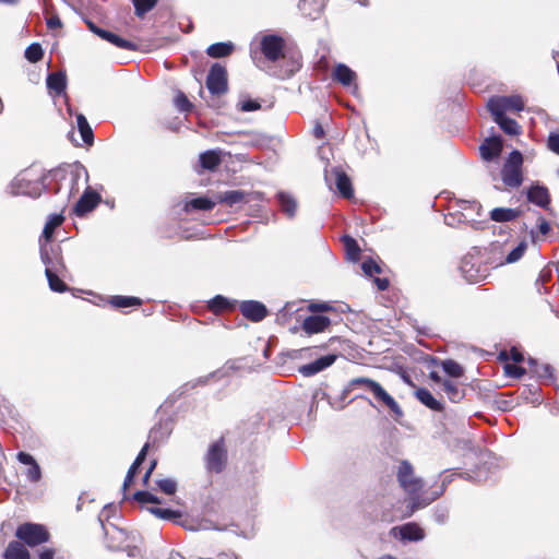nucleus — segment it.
Returning a JSON list of instances; mask_svg holds the SVG:
<instances>
[{"instance_id":"5fc2aeb1","label":"nucleus","mask_w":559,"mask_h":559,"mask_svg":"<svg viewBox=\"0 0 559 559\" xmlns=\"http://www.w3.org/2000/svg\"><path fill=\"white\" fill-rule=\"evenodd\" d=\"M26 477L33 483H37L41 478V471L39 465L35 462L26 471Z\"/></svg>"},{"instance_id":"f704fd0d","label":"nucleus","mask_w":559,"mask_h":559,"mask_svg":"<svg viewBox=\"0 0 559 559\" xmlns=\"http://www.w3.org/2000/svg\"><path fill=\"white\" fill-rule=\"evenodd\" d=\"M222 163V158L216 151H206L200 155V164L202 168L207 170H215Z\"/></svg>"},{"instance_id":"20e7f679","label":"nucleus","mask_w":559,"mask_h":559,"mask_svg":"<svg viewBox=\"0 0 559 559\" xmlns=\"http://www.w3.org/2000/svg\"><path fill=\"white\" fill-rule=\"evenodd\" d=\"M203 460L205 469L210 474H222L226 469L228 452L224 437H221L209 447Z\"/></svg>"},{"instance_id":"a19ab883","label":"nucleus","mask_w":559,"mask_h":559,"mask_svg":"<svg viewBox=\"0 0 559 559\" xmlns=\"http://www.w3.org/2000/svg\"><path fill=\"white\" fill-rule=\"evenodd\" d=\"M215 206V202L212 201L211 199L206 198V197H200V198H195V199H192L191 201H189L185 209L187 211H189L190 209L191 210H199V211H211L213 210Z\"/></svg>"},{"instance_id":"ddd939ff","label":"nucleus","mask_w":559,"mask_h":559,"mask_svg":"<svg viewBox=\"0 0 559 559\" xmlns=\"http://www.w3.org/2000/svg\"><path fill=\"white\" fill-rule=\"evenodd\" d=\"M239 308L242 316L252 322H260L267 316L266 307L260 301H242Z\"/></svg>"},{"instance_id":"aec40b11","label":"nucleus","mask_w":559,"mask_h":559,"mask_svg":"<svg viewBox=\"0 0 559 559\" xmlns=\"http://www.w3.org/2000/svg\"><path fill=\"white\" fill-rule=\"evenodd\" d=\"M324 8V0H301L299 3V10L301 13L311 20L319 19L323 13Z\"/></svg>"},{"instance_id":"6e6d98bb","label":"nucleus","mask_w":559,"mask_h":559,"mask_svg":"<svg viewBox=\"0 0 559 559\" xmlns=\"http://www.w3.org/2000/svg\"><path fill=\"white\" fill-rule=\"evenodd\" d=\"M504 372L512 378H521L525 374V369L523 367L516 366L514 364H507L504 366Z\"/></svg>"},{"instance_id":"f257e3e1","label":"nucleus","mask_w":559,"mask_h":559,"mask_svg":"<svg viewBox=\"0 0 559 559\" xmlns=\"http://www.w3.org/2000/svg\"><path fill=\"white\" fill-rule=\"evenodd\" d=\"M396 478L400 486L412 500L411 510L408 512V515H411L419 509L415 508V500H421L425 497V493L420 495L424 488V480L415 475L414 467L406 460H403L400 463L396 472Z\"/></svg>"},{"instance_id":"680f3d73","label":"nucleus","mask_w":559,"mask_h":559,"mask_svg":"<svg viewBox=\"0 0 559 559\" xmlns=\"http://www.w3.org/2000/svg\"><path fill=\"white\" fill-rule=\"evenodd\" d=\"M148 449L150 443H145L133 462L135 465H141L145 461Z\"/></svg>"},{"instance_id":"423d86ee","label":"nucleus","mask_w":559,"mask_h":559,"mask_svg":"<svg viewBox=\"0 0 559 559\" xmlns=\"http://www.w3.org/2000/svg\"><path fill=\"white\" fill-rule=\"evenodd\" d=\"M206 87L213 96H221L228 90L227 71L221 63H214L206 78Z\"/></svg>"},{"instance_id":"6e6552de","label":"nucleus","mask_w":559,"mask_h":559,"mask_svg":"<svg viewBox=\"0 0 559 559\" xmlns=\"http://www.w3.org/2000/svg\"><path fill=\"white\" fill-rule=\"evenodd\" d=\"M40 259L46 266L45 274L51 290L57 293H64L68 290V285L58 276L60 271H53L50 265L49 250L47 243L40 245Z\"/></svg>"},{"instance_id":"13d9d810","label":"nucleus","mask_w":559,"mask_h":559,"mask_svg":"<svg viewBox=\"0 0 559 559\" xmlns=\"http://www.w3.org/2000/svg\"><path fill=\"white\" fill-rule=\"evenodd\" d=\"M537 227H538L539 233L543 236H546L551 230L550 224L543 216H539V218H538V226Z\"/></svg>"},{"instance_id":"dca6fc26","label":"nucleus","mask_w":559,"mask_h":559,"mask_svg":"<svg viewBox=\"0 0 559 559\" xmlns=\"http://www.w3.org/2000/svg\"><path fill=\"white\" fill-rule=\"evenodd\" d=\"M335 360H336V355L329 354V355H325V356H322V357L316 359L312 362L302 365L299 368V371L305 377H311V376H314L316 373L324 370L325 368L330 367L331 365H333Z\"/></svg>"},{"instance_id":"2f4dec72","label":"nucleus","mask_w":559,"mask_h":559,"mask_svg":"<svg viewBox=\"0 0 559 559\" xmlns=\"http://www.w3.org/2000/svg\"><path fill=\"white\" fill-rule=\"evenodd\" d=\"M342 242L344 245L347 259L353 262H358L360 259L361 250L357 240L349 235H344L342 237Z\"/></svg>"},{"instance_id":"37998d69","label":"nucleus","mask_w":559,"mask_h":559,"mask_svg":"<svg viewBox=\"0 0 559 559\" xmlns=\"http://www.w3.org/2000/svg\"><path fill=\"white\" fill-rule=\"evenodd\" d=\"M24 56L29 62L36 63L43 59L44 50L40 44L33 43L25 49Z\"/></svg>"},{"instance_id":"a211bd4d","label":"nucleus","mask_w":559,"mask_h":559,"mask_svg":"<svg viewBox=\"0 0 559 559\" xmlns=\"http://www.w3.org/2000/svg\"><path fill=\"white\" fill-rule=\"evenodd\" d=\"M441 389L452 403L461 402L466 394L464 384L453 379L444 380Z\"/></svg>"},{"instance_id":"0e129e2a","label":"nucleus","mask_w":559,"mask_h":559,"mask_svg":"<svg viewBox=\"0 0 559 559\" xmlns=\"http://www.w3.org/2000/svg\"><path fill=\"white\" fill-rule=\"evenodd\" d=\"M17 460L21 463L28 465V466L36 462L35 459L29 453H26V452H19Z\"/></svg>"},{"instance_id":"052dcab7","label":"nucleus","mask_w":559,"mask_h":559,"mask_svg":"<svg viewBox=\"0 0 559 559\" xmlns=\"http://www.w3.org/2000/svg\"><path fill=\"white\" fill-rule=\"evenodd\" d=\"M308 308L311 312H323L331 309V307L325 302H311Z\"/></svg>"},{"instance_id":"cd10ccee","label":"nucleus","mask_w":559,"mask_h":559,"mask_svg":"<svg viewBox=\"0 0 559 559\" xmlns=\"http://www.w3.org/2000/svg\"><path fill=\"white\" fill-rule=\"evenodd\" d=\"M522 211L511 207H496L490 211L489 217L497 223L511 222L521 215Z\"/></svg>"},{"instance_id":"1a4fd4ad","label":"nucleus","mask_w":559,"mask_h":559,"mask_svg":"<svg viewBox=\"0 0 559 559\" xmlns=\"http://www.w3.org/2000/svg\"><path fill=\"white\" fill-rule=\"evenodd\" d=\"M44 188L43 180L32 183V181L25 177L16 178L11 185V193L14 195H28L32 198H38L41 194Z\"/></svg>"},{"instance_id":"e2e57ef3","label":"nucleus","mask_w":559,"mask_h":559,"mask_svg":"<svg viewBox=\"0 0 559 559\" xmlns=\"http://www.w3.org/2000/svg\"><path fill=\"white\" fill-rule=\"evenodd\" d=\"M373 283L376 284L377 288L381 292L386 290L390 286V282L386 277H374Z\"/></svg>"},{"instance_id":"603ef678","label":"nucleus","mask_w":559,"mask_h":559,"mask_svg":"<svg viewBox=\"0 0 559 559\" xmlns=\"http://www.w3.org/2000/svg\"><path fill=\"white\" fill-rule=\"evenodd\" d=\"M49 260H50L49 266H52L53 271H63L66 269L63 258L60 254V252H53L51 250V253L49 252Z\"/></svg>"},{"instance_id":"6ab92c4d","label":"nucleus","mask_w":559,"mask_h":559,"mask_svg":"<svg viewBox=\"0 0 559 559\" xmlns=\"http://www.w3.org/2000/svg\"><path fill=\"white\" fill-rule=\"evenodd\" d=\"M333 81L342 84L343 86H350L355 83L357 75L356 73L346 64L338 63L332 71Z\"/></svg>"},{"instance_id":"7ed1b4c3","label":"nucleus","mask_w":559,"mask_h":559,"mask_svg":"<svg viewBox=\"0 0 559 559\" xmlns=\"http://www.w3.org/2000/svg\"><path fill=\"white\" fill-rule=\"evenodd\" d=\"M15 537L33 548L49 542L51 535L44 524L25 522L16 527Z\"/></svg>"},{"instance_id":"58836bf2","label":"nucleus","mask_w":559,"mask_h":559,"mask_svg":"<svg viewBox=\"0 0 559 559\" xmlns=\"http://www.w3.org/2000/svg\"><path fill=\"white\" fill-rule=\"evenodd\" d=\"M441 366L449 379L457 380L464 376V368L453 359L443 360Z\"/></svg>"},{"instance_id":"49530a36","label":"nucleus","mask_w":559,"mask_h":559,"mask_svg":"<svg viewBox=\"0 0 559 559\" xmlns=\"http://www.w3.org/2000/svg\"><path fill=\"white\" fill-rule=\"evenodd\" d=\"M157 489L170 496L177 491V483L171 478H164L156 481Z\"/></svg>"},{"instance_id":"f3484780","label":"nucleus","mask_w":559,"mask_h":559,"mask_svg":"<svg viewBox=\"0 0 559 559\" xmlns=\"http://www.w3.org/2000/svg\"><path fill=\"white\" fill-rule=\"evenodd\" d=\"M331 173L335 178V186L340 194L345 199H350L354 195L350 178L340 167L333 168Z\"/></svg>"},{"instance_id":"864d4df0","label":"nucleus","mask_w":559,"mask_h":559,"mask_svg":"<svg viewBox=\"0 0 559 559\" xmlns=\"http://www.w3.org/2000/svg\"><path fill=\"white\" fill-rule=\"evenodd\" d=\"M546 144L549 151L559 155V131L550 132Z\"/></svg>"},{"instance_id":"338daca9","label":"nucleus","mask_w":559,"mask_h":559,"mask_svg":"<svg viewBox=\"0 0 559 559\" xmlns=\"http://www.w3.org/2000/svg\"><path fill=\"white\" fill-rule=\"evenodd\" d=\"M61 26H62V23L58 16H51L47 20V27L49 29H55V28H58Z\"/></svg>"},{"instance_id":"9d476101","label":"nucleus","mask_w":559,"mask_h":559,"mask_svg":"<svg viewBox=\"0 0 559 559\" xmlns=\"http://www.w3.org/2000/svg\"><path fill=\"white\" fill-rule=\"evenodd\" d=\"M527 201L544 209L548 210L551 203L550 193L547 187L539 185L538 182L533 183L526 191Z\"/></svg>"},{"instance_id":"de8ad7c7","label":"nucleus","mask_w":559,"mask_h":559,"mask_svg":"<svg viewBox=\"0 0 559 559\" xmlns=\"http://www.w3.org/2000/svg\"><path fill=\"white\" fill-rule=\"evenodd\" d=\"M361 269L367 276H372L373 274H380L382 272V269L380 264L374 261L372 258L366 259L361 263Z\"/></svg>"},{"instance_id":"0eeeda50","label":"nucleus","mask_w":559,"mask_h":559,"mask_svg":"<svg viewBox=\"0 0 559 559\" xmlns=\"http://www.w3.org/2000/svg\"><path fill=\"white\" fill-rule=\"evenodd\" d=\"M285 41L278 35H265L260 41V49L263 56L272 62L284 57Z\"/></svg>"},{"instance_id":"79ce46f5","label":"nucleus","mask_w":559,"mask_h":559,"mask_svg":"<svg viewBox=\"0 0 559 559\" xmlns=\"http://www.w3.org/2000/svg\"><path fill=\"white\" fill-rule=\"evenodd\" d=\"M157 2L158 0H132L135 15L143 17L156 7Z\"/></svg>"},{"instance_id":"412c9836","label":"nucleus","mask_w":559,"mask_h":559,"mask_svg":"<svg viewBox=\"0 0 559 559\" xmlns=\"http://www.w3.org/2000/svg\"><path fill=\"white\" fill-rule=\"evenodd\" d=\"M453 475H447L443 477L441 484L438 486L436 490L430 492H425V497L421 500H415V508H424L432 503L439 497L443 495L447 489V486L452 481Z\"/></svg>"},{"instance_id":"473e14b6","label":"nucleus","mask_w":559,"mask_h":559,"mask_svg":"<svg viewBox=\"0 0 559 559\" xmlns=\"http://www.w3.org/2000/svg\"><path fill=\"white\" fill-rule=\"evenodd\" d=\"M76 123L83 142L88 146L93 145L94 133L86 117L83 114H79L76 116Z\"/></svg>"},{"instance_id":"e433bc0d","label":"nucleus","mask_w":559,"mask_h":559,"mask_svg":"<svg viewBox=\"0 0 559 559\" xmlns=\"http://www.w3.org/2000/svg\"><path fill=\"white\" fill-rule=\"evenodd\" d=\"M100 38L109 41L110 44H112L116 47L121 48V49H126V50H135L136 49V46L133 43L116 35L109 31L102 32Z\"/></svg>"},{"instance_id":"c03bdc74","label":"nucleus","mask_w":559,"mask_h":559,"mask_svg":"<svg viewBox=\"0 0 559 559\" xmlns=\"http://www.w3.org/2000/svg\"><path fill=\"white\" fill-rule=\"evenodd\" d=\"M174 103H175L176 108L181 112L189 114L193 109V104L189 100L187 95L181 91L177 92Z\"/></svg>"},{"instance_id":"8fccbe9b","label":"nucleus","mask_w":559,"mask_h":559,"mask_svg":"<svg viewBox=\"0 0 559 559\" xmlns=\"http://www.w3.org/2000/svg\"><path fill=\"white\" fill-rule=\"evenodd\" d=\"M526 250V243L520 242L508 255L506 257V263H514L519 261Z\"/></svg>"},{"instance_id":"5701e85b","label":"nucleus","mask_w":559,"mask_h":559,"mask_svg":"<svg viewBox=\"0 0 559 559\" xmlns=\"http://www.w3.org/2000/svg\"><path fill=\"white\" fill-rule=\"evenodd\" d=\"M399 530L401 539L418 542L425 537L424 530L414 522L406 523L400 527H394L393 531Z\"/></svg>"},{"instance_id":"c756f323","label":"nucleus","mask_w":559,"mask_h":559,"mask_svg":"<svg viewBox=\"0 0 559 559\" xmlns=\"http://www.w3.org/2000/svg\"><path fill=\"white\" fill-rule=\"evenodd\" d=\"M492 119L508 135H519L522 131L521 126L514 119H511L506 115L492 116Z\"/></svg>"},{"instance_id":"a18cd8bd","label":"nucleus","mask_w":559,"mask_h":559,"mask_svg":"<svg viewBox=\"0 0 559 559\" xmlns=\"http://www.w3.org/2000/svg\"><path fill=\"white\" fill-rule=\"evenodd\" d=\"M150 511L154 515H156L157 518L163 519V520H174V519L181 516V513L179 511L166 509V508L154 507V508H151Z\"/></svg>"},{"instance_id":"bf43d9fd","label":"nucleus","mask_w":559,"mask_h":559,"mask_svg":"<svg viewBox=\"0 0 559 559\" xmlns=\"http://www.w3.org/2000/svg\"><path fill=\"white\" fill-rule=\"evenodd\" d=\"M156 465H157V461L156 460H153L148 466V468L146 469L143 478H142V483H143V486H148V481H150V478L154 472V469L156 468Z\"/></svg>"},{"instance_id":"774afa93","label":"nucleus","mask_w":559,"mask_h":559,"mask_svg":"<svg viewBox=\"0 0 559 559\" xmlns=\"http://www.w3.org/2000/svg\"><path fill=\"white\" fill-rule=\"evenodd\" d=\"M55 557V549L52 548H45L38 552L39 559H53Z\"/></svg>"},{"instance_id":"4d7b16f0","label":"nucleus","mask_w":559,"mask_h":559,"mask_svg":"<svg viewBox=\"0 0 559 559\" xmlns=\"http://www.w3.org/2000/svg\"><path fill=\"white\" fill-rule=\"evenodd\" d=\"M112 512H114L112 507L108 504L103 508V510L100 511V513L98 515V520H99L104 531H105V522L109 520Z\"/></svg>"},{"instance_id":"f03ea898","label":"nucleus","mask_w":559,"mask_h":559,"mask_svg":"<svg viewBox=\"0 0 559 559\" xmlns=\"http://www.w3.org/2000/svg\"><path fill=\"white\" fill-rule=\"evenodd\" d=\"M501 179L509 189L519 188L524 181L523 155L520 151H512L501 168Z\"/></svg>"},{"instance_id":"4c0bfd02","label":"nucleus","mask_w":559,"mask_h":559,"mask_svg":"<svg viewBox=\"0 0 559 559\" xmlns=\"http://www.w3.org/2000/svg\"><path fill=\"white\" fill-rule=\"evenodd\" d=\"M234 50L231 43H215L207 47L206 53L212 58H224L229 56Z\"/></svg>"},{"instance_id":"f8f14e48","label":"nucleus","mask_w":559,"mask_h":559,"mask_svg":"<svg viewBox=\"0 0 559 559\" xmlns=\"http://www.w3.org/2000/svg\"><path fill=\"white\" fill-rule=\"evenodd\" d=\"M100 202V194L90 188L86 189L80 197L79 201L74 206V213L78 216H84L92 212Z\"/></svg>"},{"instance_id":"2eb2a0df","label":"nucleus","mask_w":559,"mask_h":559,"mask_svg":"<svg viewBox=\"0 0 559 559\" xmlns=\"http://www.w3.org/2000/svg\"><path fill=\"white\" fill-rule=\"evenodd\" d=\"M371 393L373 397L379 403L386 406L396 418L403 416V411L399 403L382 388V385L379 382L376 384Z\"/></svg>"},{"instance_id":"bb28decb","label":"nucleus","mask_w":559,"mask_h":559,"mask_svg":"<svg viewBox=\"0 0 559 559\" xmlns=\"http://www.w3.org/2000/svg\"><path fill=\"white\" fill-rule=\"evenodd\" d=\"M247 195L248 193L241 190H229L219 193V195L217 197V202L221 204H226L227 206L231 207L236 204L247 203Z\"/></svg>"},{"instance_id":"69168bd1","label":"nucleus","mask_w":559,"mask_h":559,"mask_svg":"<svg viewBox=\"0 0 559 559\" xmlns=\"http://www.w3.org/2000/svg\"><path fill=\"white\" fill-rule=\"evenodd\" d=\"M510 360H513L514 362H521L524 357L523 354L515 347H512L510 350Z\"/></svg>"},{"instance_id":"b1692460","label":"nucleus","mask_w":559,"mask_h":559,"mask_svg":"<svg viewBox=\"0 0 559 559\" xmlns=\"http://www.w3.org/2000/svg\"><path fill=\"white\" fill-rule=\"evenodd\" d=\"M416 399L424 404L426 407H428L431 411L435 412H443L444 405L440 401H438L431 392L426 388H418L415 391Z\"/></svg>"},{"instance_id":"9b49d317","label":"nucleus","mask_w":559,"mask_h":559,"mask_svg":"<svg viewBox=\"0 0 559 559\" xmlns=\"http://www.w3.org/2000/svg\"><path fill=\"white\" fill-rule=\"evenodd\" d=\"M503 148L502 139L493 135L486 138L479 146L480 157L486 162H491L501 155Z\"/></svg>"},{"instance_id":"39448f33","label":"nucleus","mask_w":559,"mask_h":559,"mask_svg":"<svg viewBox=\"0 0 559 559\" xmlns=\"http://www.w3.org/2000/svg\"><path fill=\"white\" fill-rule=\"evenodd\" d=\"M487 109L491 116L506 115L508 111L520 112L524 109V102L521 96H493L487 103Z\"/></svg>"},{"instance_id":"7c9ffc66","label":"nucleus","mask_w":559,"mask_h":559,"mask_svg":"<svg viewBox=\"0 0 559 559\" xmlns=\"http://www.w3.org/2000/svg\"><path fill=\"white\" fill-rule=\"evenodd\" d=\"M63 222H64V216H63L62 212L59 214H51L48 217V219L44 226L43 235H41V237L45 239L46 242H48L52 239L56 228L61 226Z\"/></svg>"},{"instance_id":"c9c22d12","label":"nucleus","mask_w":559,"mask_h":559,"mask_svg":"<svg viewBox=\"0 0 559 559\" xmlns=\"http://www.w3.org/2000/svg\"><path fill=\"white\" fill-rule=\"evenodd\" d=\"M109 304L114 308H118L119 309V308H128V307H139V306H142L143 300L141 298H139V297L117 295V296H112L109 299Z\"/></svg>"},{"instance_id":"c85d7f7f","label":"nucleus","mask_w":559,"mask_h":559,"mask_svg":"<svg viewBox=\"0 0 559 559\" xmlns=\"http://www.w3.org/2000/svg\"><path fill=\"white\" fill-rule=\"evenodd\" d=\"M111 539L118 540V545H110V548L116 550H124L128 552L129 556H134L135 552H139V549L136 546H123L122 543L129 538V534L127 531L122 528L115 527L112 531V534L110 536Z\"/></svg>"},{"instance_id":"393cba45","label":"nucleus","mask_w":559,"mask_h":559,"mask_svg":"<svg viewBox=\"0 0 559 559\" xmlns=\"http://www.w3.org/2000/svg\"><path fill=\"white\" fill-rule=\"evenodd\" d=\"M3 559H31V554L23 543L12 540L3 551Z\"/></svg>"},{"instance_id":"72a5a7b5","label":"nucleus","mask_w":559,"mask_h":559,"mask_svg":"<svg viewBox=\"0 0 559 559\" xmlns=\"http://www.w3.org/2000/svg\"><path fill=\"white\" fill-rule=\"evenodd\" d=\"M378 382L367 378V377H357L353 378L346 385L344 393H349L358 388H361L366 391L372 392L373 388L376 386Z\"/></svg>"},{"instance_id":"4be33fe9","label":"nucleus","mask_w":559,"mask_h":559,"mask_svg":"<svg viewBox=\"0 0 559 559\" xmlns=\"http://www.w3.org/2000/svg\"><path fill=\"white\" fill-rule=\"evenodd\" d=\"M207 309L214 314H222L234 311L236 309V302L222 295H216L207 301Z\"/></svg>"},{"instance_id":"a878e982","label":"nucleus","mask_w":559,"mask_h":559,"mask_svg":"<svg viewBox=\"0 0 559 559\" xmlns=\"http://www.w3.org/2000/svg\"><path fill=\"white\" fill-rule=\"evenodd\" d=\"M46 83L48 90L59 96L66 91L67 75L63 71L51 72L48 74Z\"/></svg>"},{"instance_id":"3c124183","label":"nucleus","mask_w":559,"mask_h":559,"mask_svg":"<svg viewBox=\"0 0 559 559\" xmlns=\"http://www.w3.org/2000/svg\"><path fill=\"white\" fill-rule=\"evenodd\" d=\"M238 109L242 112L257 111L261 109V104L254 99H245L239 102Z\"/></svg>"},{"instance_id":"ea45409f","label":"nucleus","mask_w":559,"mask_h":559,"mask_svg":"<svg viewBox=\"0 0 559 559\" xmlns=\"http://www.w3.org/2000/svg\"><path fill=\"white\" fill-rule=\"evenodd\" d=\"M277 197L282 211L286 213L289 217H293L296 214L297 210V203L295 199L290 194L285 192H280Z\"/></svg>"},{"instance_id":"4468645a","label":"nucleus","mask_w":559,"mask_h":559,"mask_svg":"<svg viewBox=\"0 0 559 559\" xmlns=\"http://www.w3.org/2000/svg\"><path fill=\"white\" fill-rule=\"evenodd\" d=\"M331 325V320L326 316L312 314L305 318L301 329L308 334H318L324 332Z\"/></svg>"},{"instance_id":"09e8293b","label":"nucleus","mask_w":559,"mask_h":559,"mask_svg":"<svg viewBox=\"0 0 559 559\" xmlns=\"http://www.w3.org/2000/svg\"><path fill=\"white\" fill-rule=\"evenodd\" d=\"M133 499L140 503H155L159 504L162 501L158 497L154 496L150 491L140 490L133 495Z\"/></svg>"}]
</instances>
